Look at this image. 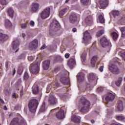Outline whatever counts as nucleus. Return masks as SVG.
<instances>
[{
    "instance_id": "nucleus-1",
    "label": "nucleus",
    "mask_w": 125,
    "mask_h": 125,
    "mask_svg": "<svg viewBox=\"0 0 125 125\" xmlns=\"http://www.w3.org/2000/svg\"><path fill=\"white\" fill-rule=\"evenodd\" d=\"M79 107L80 108V112L86 113V112L89 111L90 102L85 99L84 97H82L79 102Z\"/></svg>"
},
{
    "instance_id": "nucleus-2",
    "label": "nucleus",
    "mask_w": 125,
    "mask_h": 125,
    "mask_svg": "<svg viewBox=\"0 0 125 125\" xmlns=\"http://www.w3.org/2000/svg\"><path fill=\"white\" fill-rule=\"evenodd\" d=\"M60 29H61V26H60V24L58 21L56 19H53L50 25L49 35L50 37H53L55 35V32L59 31Z\"/></svg>"
},
{
    "instance_id": "nucleus-3",
    "label": "nucleus",
    "mask_w": 125,
    "mask_h": 125,
    "mask_svg": "<svg viewBox=\"0 0 125 125\" xmlns=\"http://www.w3.org/2000/svg\"><path fill=\"white\" fill-rule=\"evenodd\" d=\"M39 106V102L38 100L32 99L28 104V110L31 113H35L37 111V108Z\"/></svg>"
},
{
    "instance_id": "nucleus-4",
    "label": "nucleus",
    "mask_w": 125,
    "mask_h": 125,
    "mask_svg": "<svg viewBox=\"0 0 125 125\" xmlns=\"http://www.w3.org/2000/svg\"><path fill=\"white\" fill-rule=\"evenodd\" d=\"M30 71L33 75H36L40 72V63L39 62H34L30 65Z\"/></svg>"
},
{
    "instance_id": "nucleus-5",
    "label": "nucleus",
    "mask_w": 125,
    "mask_h": 125,
    "mask_svg": "<svg viewBox=\"0 0 125 125\" xmlns=\"http://www.w3.org/2000/svg\"><path fill=\"white\" fill-rule=\"evenodd\" d=\"M108 69L114 75H119L121 73V70L119 68V67L115 63L110 64L108 67Z\"/></svg>"
},
{
    "instance_id": "nucleus-6",
    "label": "nucleus",
    "mask_w": 125,
    "mask_h": 125,
    "mask_svg": "<svg viewBox=\"0 0 125 125\" xmlns=\"http://www.w3.org/2000/svg\"><path fill=\"white\" fill-rule=\"evenodd\" d=\"M100 42L102 46L103 47H108L110 48L112 45L111 44V42L108 41V40L106 37H103L100 40Z\"/></svg>"
},
{
    "instance_id": "nucleus-7",
    "label": "nucleus",
    "mask_w": 125,
    "mask_h": 125,
    "mask_svg": "<svg viewBox=\"0 0 125 125\" xmlns=\"http://www.w3.org/2000/svg\"><path fill=\"white\" fill-rule=\"evenodd\" d=\"M50 15V7H47L41 13V17L42 19H46Z\"/></svg>"
},
{
    "instance_id": "nucleus-8",
    "label": "nucleus",
    "mask_w": 125,
    "mask_h": 125,
    "mask_svg": "<svg viewBox=\"0 0 125 125\" xmlns=\"http://www.w3.org/2000/svg\"><path fill=\"white\" fill-rule=\"evenodd\" d=\"M19 45H20V41L19 40V39H16V40L13 41L12 43V46L13 47V49H14V50L17 49L15 51V53L18 52V51H19V48H18L19 47Z\"/></svg>"
},
{
    "instance_id": "nucleus-9",
    "label": "nucleus",
    "mask_w": 125,
    "mask_h": 125,
    "mask_svg": "<svg viewBox=\"0 0 125 125\" xmlns=\"http://www.w3.org/2000/svg\"><path fill=\"white\" fill-rule=\"evenodd\" d=\"M61 83L64 85L70 84V80L65 74L62 75L60 80Z\"/></svg>"
},
{
    "instance_id": "nucleus-10",
    "label": "nucleus",
    "mask_w": 125,
    "mask_h": 125,
    "mask_svg": "<svg viewBox=\"0 0 125 125\" xmlns=\"http://www.w3.org/2000/svg\"><path fill=\"white\" fill-rule=\"evenodd\" d=\"M91 39V37L90 36V34L89 32H88V31H86L83 34V42L85 44L88 43Z\"/></svg>"
},
{
    "instance_id": "nucleus-11",
    "label": "nucleus",
    "mask_w": 125,
    "mask_h": 125,
    "mask_svg": "<svg viewBox=\"0 0 125 125\" xmlns=\"http://www.w3.org/2000/svg\"><path fill=\"white\" fill-rule=\"evenodd\" d=\"M38 44L39 42L38 40L35 39L34 41L29 43V48H30L31 50H34L36 49L37 47H38Z\"/></svg>"
},
{
    "instance_id": "nucleus-12",
    "label": "nucleus",
    "mask_w": 125,
    "mask_h": 125,
    "mask_svg": "<svg viewBox=\"0 0 125 125\" xmlns=\"http://www.w3.org/2000/svg\"><path fill=\"white\" fill-rule=\"evenodd\" d=\"M57 101V98L54 95H50L49 96L48 102L51 105H56Z\"/></svg>"
},
{
    "instance_id": "nucleus-13",
    "label": "nucleus",
    "mask_w": 125,
    "mask_h": 125,
    "mask_svg": "<svg viewBox=\"0 0 125 125\" xmlns=\"http://www.w3.org/2000/svg\"><path fill=\"white\" fill-rule=\"evenodd\" d=\"M115 95L111 93H108L105 96V100L106 102H113L115 100Z\"/></svg>"
},
{
    "instance_id": "nucleus-14",
    "label": "nucleus",
    "mask_w": 125,
    "mask_h": 125,
    "mask_svg": "<svg viewBox=\"0 0 125 125\" xmlns=\"http://www.w3.org/2000/svg\"><path fill=\"white\" fill-rule=\"evenodd\" d=\"M69 21L72 24L78 22V16L74 13H72L69 16Z\"/></svg>"
},
{
    "instance_id": "nucleus-15",
    "label": "nucleus",
    "mask_w": 125,
    "mask_h": 125,
    "mask_svg": "<svg viewBox=\"0 0 125 125\" xmlns=\"http://www.w3.org/2000/svg\"><path fill=\"white\" fill-rule=\"evenodd\" d=\"M78 82L79 84H82L84 82V74L83 72H80L78 75Z\"/></svg>"
},
{
    "instance_id": "nucleus-16",
    "label": "nucleus",
    "mask_w": 125,
    "mask_h": 125,
    "mask_svg": "<svg viewBox=\"0 0 125 125\" xmlns=\"http://www.w3.org/2000/svg\"><path fill=\"white\" fill-rule=\"evenodd\" d=\"M56 117L57 119H59V120H62V119H64V118H65L64 110L61 108V111L56 114Z\"/></svg>"
},
{
    "instance_id": "nucleus-17",
    "label": "nucleus",
    "mask_w": 125,
    "mask_h": 125,
    "mask_svg": "<svg viewBox=\"0 0 125 125\" xmlns=\"http://www.w3.org/2000/svg\"><path fill=\"white\" fill-rule=\"evenodd\" d=\"M53 87L54 88H57L58 86H59V83H55L54 84H48L46 87V93H48L49 91H50V89L51 88V87Z\"/></svg>"
},
{
    "instance_id": "nucleus-18",
    "label": "nucleus",
    "mask_w": 125,
    "mask_h": 125,
    "mask_svg": "<svg viewBox=\"0 0 125 125\" xmlns=\"http://www.w3.org/2000/svg\"><path fill=\"white\" fill-rule=\"evenodd\" d=\"M116 110L120 112L124 110V102H123V101L122 100L118 101V105L116 108Z\"/></svg>"
},
{
    "instance_id": "nucleus-19",
    "label": "nucleus",
    "mask_w": 125,
    "mask_h": 125,
    "mask_svg": "<svg viewBox=\"0 0 125 125\" xmlns=\"http://www.w3.org/2000/svg\"><path fill=\"white\" fill-rule=\"evenodd\" d=\"M39 8H40V4L38 3H33L31 7V11L33 13L37 12L39 10Z\"/></svg>"
},
{
    "instance_id": "nucleus-20",
    "label": "nucleus",
    "mask_w": 125,
    "mask_h": 125,
    "mask_svg": "<svg viewBox=\"0 0 125 125\" xmlns=\"http://www.w3.org/2000/svg\"><path fill=\"white\" fill-rule=\"evenodd\" d=\"M32 92L34 94H38L40 91V89H39V85H38V84L35 83L32 87Z\"/></svg>"
},
{
    "instance_id": "nucleus-21",
    "label": "nucleus",
    "mask_w": 125,
    "mask_h": 125,
    "mask_svg": "<svg viewBox=\"0 0 125 125\" xmlns=\"http://www.w3.org/2000/svg\"><path fill=\"white\" fill-rule=\"evenodd\" d=\"M49 65H50V61H45L43 62L42 64L43 69L45 70H48V68H49Z\"/></svg>"
},
{
    "instance_id": "nucleus-22",
    "label": "nucleus",
    "mask_w": 125,
    "mask_h": 125,
    "mask_svg": "<svg viewBox=\"0 0 125 125\" xmlns=\"http://www.w3.org/2000/svg\"><path fill=\"white\" fill-rule=\"evenodd\" d=\"M75 64H76V60L74 59H70L67 62V64L70 69H73Z\"/></svg>"
},
{
    "instance_id": "nucleus-23",
    "label": "nucleus",
    "mask_w": 125,
    "mask_h": 125,
    "mask_svg": "<svg viewBox=\"0 0 125 125\" xmlns=\"http://www.w3.org/2000/svg\"><path fill=\"white\" fill-rule=\"evenodd\" d=\"M88 80L89 83H92L94 81H95L96 79V75L93 73L89 74Z\"/></svg>"
},
{
    "instance_id": "nucleus-24",
    "label": "nucleus",
    "mask_w": 125,
    "mask_h": 125,
    "mask_svg": "<svg viewBox=\"0 0 125 125\" xmlns=\"http://www.w3.org/2000/svg\"><path fill=\"white\" fill-rule=\"evenodd\" d=\"M97 60H98V57L97 56H94L91 59V64L92 67H95V64H96V62H97Z\"/></svg>"
},
{
    "instance_id": "nucleus-25",
    "label": "nucleus",
    "mask_w": 125,
    "mask_h": 125,
    "mask_svg": "<svg viewBox=\"0 0 125 125\" xmlns=\"http://www.w3.org/2000/svg\"><path fill=\"white\" fill-rule=\"evenodd\" d=\"M72 121L74 123H81V117L76 115H73L71 117Z\"/></svg>"
},
{
    "instance_id": "nucleus-26",
    "label": "nucleus",
    "mask_w": 125,
    "mask_h": 125,
    "mask_svg": "<svg viewBox=\"0 0 125 125\" xmlns=\"http://www.w3.org/2000/svg\"><path fill=\"white\" fill-rule=\"evenodd\" d=\"M100 6L102 8H105L108 5L107 0H100L99 1Z\"/></svg>"
},
{
    "instance_id": "nucleus-27",
    "label": "nucleus",
    "mask_w": 125,
    "mask_h": 125,
    "mask_svg": "<svg viewBox=\"0 0 125 125\" xmlns=\"http://www.w3.org/2000/svg\"><path fill=\"white\" fill-rule=\"evenodd\" d=\"M47 109V106L45 105V102H43L40 109H39V113H43Z\"/></svg>"
},
{
    "instance_id": "nucleus-28",
    "label": "nucleus",
    "mask_w": 125,
    "mask_h": 125,
    "mask_svg": "<svg viewBox=\"0 0 125 125\" xmlns=\"http://www.w3.org/2000/svg\"><path fill=\"white\" fill-rule=\"evenodd\" d=\"M7 39H8V36H7V35L2 33H0V42H5Z\"/></svg>"
},
{
    "instance_id": "nucleus-29",
    "label": "nucleus",
    "mask_w": 125,
    "mask_h": 125,
    "mask_svg": "<svg viewBox=\"0 0 125 125\" xmlns=\"http://www.w3.org/2000/svg\"><path fill=\"white\" fill-rule=\"evenodd\" d=\"M90 88H91L90 84L87 83L85 86L81 87L80 90H82V91H85V90H90Z\"/></svg>"
},
{
    "instance_id": "nucleus-30",
    "label": "nucleus",
    "mask_w": 125,
    "mask_h": 125,
    "mask_svg": "<svg viewBox=\"0 0 125 125\" xmlns=\"http://www.w3.org/2000/svg\"><path fill=\"white\" fill-rule=\"evenodd\" d=\"M85 23L88 25H90L92 23V17L91 16H88L85 19Z\"/></svg>"
},
{
    "instance_id": "nucleus-31",
    "label": "nucleus",
    "mask_w": 125,
    "mask_h": 125,
    "mask_svg": "<svg viewBox=\"0 0 125 125\" xmlns=\"http://www.w3.org/2000/svg\"><path fill=\"white\" fill-rule=\"evenodd\" d=\"M5 26L7 29H9L12 27V23L10 22L9 20H5Z\"/></svg>"
},
{
    "instance_id": "nucleus-32",
    "label": "nucleus",
    "mask_w": 125,
    "mask_h": 125,
    "mask_svg": "<svg viewBox=\"0 0 125 125\" xmlns=\"http://www.w3.org/2000/svg\"><path fill=\"white\" fill-rule=\"evenodd\" d=\"M10 125H19V118H14L10 124Z\"/></svg>"
},
{
    "instance_id": "nucleus-33",
    "label": "nucleus",
    "mask_w": 125,
    "mask_h": 125,
    "mask_svg": "<svg viewBox=\"0 0 125 125\" xmlns=\"http://www.w3.org/2000/svg\"><path fill=\"white\" fill-rule=\"evenodd\" d=\"M8 14L10 17H13V15L14 14V10L12 8H9L8 9Z\"/></svg>"
},
{
    "instance_id": "nucleus-34",
    "label": "nucleus",
    "mask_w": 125,
    "mask_h": 125,
    "mask_svg": "<svg viewBox=\"0 0 125 125\" xmlns=\"http://www.w3.org/2000/svg\"><path fill=\"white\" fill-rule=\"evenodd\" d=\"M23 79L25 80V81H26L27 82H30V80H31V78H30V76H29V74L27 72H25L23 75Z\"/></svg>"
},
{
    "instance_id": "nucleus-35",
    "label": "nucleus",
    "mask_w": 125,
    "mask_h": 125,
    "mask_svg": "<svg viewBox=\"0 0 125 125\" xmlns=\"http://www.w3.org/2000/svg\"><path fill=\"white\" fill-rule=\"evenodd\" d=\"M81 59H82V63L84 64L85 61H86V53L84 52L82 54V56H81Z\"/></svg>"
},
{
    "instance_id": "nucleus-36",
    "label": "nucleus",
    "mask_w": 125,
    "mask_h": 125,
    "mask_svg": "<svg viewBox=\"0 0 125 125\" xmlns=\"http://www.w3.org/2000/svg\"><path fill=\"white\" fill-rule=\"evenodd\" d=\"M66 12H67V8H64L61 10L59 12V16H60V17H62Z\"/></svg>"
},
{
    "instance_id": "nucleus-37",
    "label": "nucleus",
    "mask_w": 125,
    "mask_h": 125,
    "mask_svg": "<svg viewBox=\"0 0 125 125\" xmlns=\"http://www.w3.org/2000/svg\"><path fill=\"white\" fill-rule=\"evenodd\" d=\"M122 82H123V77H119L118 81L115 83V84L117 86H120L122 84Z\"/></svg>"
},
{
    "instance_id": "nucleus-38",
    "label": "nucleus",
    "mask_w": 125,
    "mask_h": 125,
    "mask_svg": "<svg viewBox=\"0 0 125 125\" xmlns=\"http://www.w3.org/2000/svg\"><path fill=\"white\" fill-rule=\"evenodd\" d=\"M55 61H56V62L63 61V58L61 56L57 55L55 57Z\"/></svg>"
},
{
    "instance_id": "nucleus-39",
    "label": "nucleus",
    "mask_w": 125,
    "mask_h": 125,
    "mask_svg": "<svg viewBox=\"0 0 125 125\" xmlns=\"http://www.w3.org/2000/svg\"><path fill=\"white\" fill-rule=\"evenodd\" d=\"M112 14L114 18H116L117 16H119V15H120V12L117 10H114L112 12Z\"/></svg>"
},
{
    "instance_id": "nucleus-40",
    "label": "nucleus",
    "mask_w": 125,
    "mask_h": 125,
    "mask_svg": "<svg viewBox=\"0 0 125 125\" xmlns=\"http://www.w3.org/2000/svg\"><path fill=\"white\" fill-rule=\"evenodd\" d=\"M98 19L99 20V21L102 24H103L104 23V21H105V19H104V17L102 15H100L98 17Z\"/></svg>"
},
{
    "instance_id": "nucleus-41",
    "label": "nucleus",
    "mask_w": 125,
    "mask_h": 125,
    "mask_svg": "<svg viewBox=\"0 0 125 125\" xmlns=\"http://www.w3.org/2000/svg\"><path fill=\"white\" fill-rule=\"evenodd\" d=\"M80 1L83 5H88L90 3L89 0H80Z\"/></svg>"
},
{
    "instance_id": "nucleus-42",
    "label": "nucleus",
    "mask_w": 125,
    "mask_h": 125,
    "mask_svg": "<svg viewBox=\"0 0 125 125\" xmlns=\"http://www.w3.org/2000/svg\"><path fill=\"white\" fill-rule=\"evenodd\" d=\"M125 116L123 115H116V119L118 121H124L125 120Z\"/></svg>"
},
{
    "instance_id": "nucleus-43",
    "label": "nucleus",
    "mask_w": 125,
    "mask_h": 125,
    "mask_svg": "<svg viewBox=\"0 0 125 125\" xmlns=\"http://www.w3.org/2000/svg\"><path fill=\"white\" fill-rule=\"evenodd\" d=\"M19 125H27V122H26V120L24 119V118H21L20 120V122L19 123Z\"/></svg>"
},
{
    "instance_id": "nucleus-44",
    "label": "nucleus",
    "mask_w": 125,
    "mask_h": 125,
    "mask_svg": "<svg viewBox=\"0 0 125 125\" xmlns=\"http://www.w3.org/2000/svg\"><path fill=\"white\" fill-rule=\"evenodd\" d=\"M112 37L113 40L114 41H116V40H117V39H118V38L119 37V34H118V33H117L115 32H113L112 33Z\"/></svg>"
},
{
    "instance_id": "nucleus-45",
    "label": "nucleus",
    "mask_w": 125,
    "mask_h": 125,
    "mask_svg": "<svg viewBox=\"0 0 125 125\" xmlns=\"http://www.w3.org/2000/svg\"><path fill=\"white\" fill-rule=\"evenodd\" d=\"M120 30L122 32L121 37L122 38H125V27H122L120 28Z\"/></svg>"
},
{
    "instance_id": "nucleus-46",
    "label": "nucleus",
    "mask_w": 125,
    "mask_h": 125,
    "mask_svg": "<svg viewBox=\"0 0 125 125\" xmlns=\"http://www.w3.org/2000/svg\"><path fill=\"white\" fill-rule=\"evenodd\" d=\"M103 34H104V30H101L100 31H99L97 33L96 36H97V37H100V36H102V35H103Z\"/></svg>"
},
{
    "instance_id": "nucleus-47",
    "label": "nucleus",
    "mask_w": 125,
    "mask_h": 125,
    "mask_svg": "<svg viewBox=\"0 0 125 125\" xmlns=\"http://www.w3.org/2000/svg\"><path fill=\"white\" fill-rule=\"evenodd\" d=\"M0 4L2 5H6V4H7L6 0H0Z\"/></svg>"
},
{
    "instance_id": "nucleus-48",
    "label": "nucleus",
    "mask_w": 125,
    "mask_h": 125,
    "mask_svg": "<svg viewBox=\"0 0 125 125\" xmlns=\"http://www.w3.org/2000/svg\"><path fill=\"white\" fill-rule=\"evenodd\" d=\"M103 90H104V89H103V87H98V88L97 89V91L99 93L102 92V91H103Z\"/></svg>"
},
{
    "instance_id": "nucleus-49",
    "label": "nucleus",
    "mask_w": 125,
    "mask_h": 125,
    "mask_svg": "<svg viewBox=\"0 0 125 125\" xmlns=\"http://www.w3.org/2000/svg\"><path fill=\"white\" fill-rule=\"evenodd\" d=\"M23 73V68H19L18 71V74L19 75H21Z\"/></svg>"
},
{
    "instance_id": "nucleus-50",
    "label": "nucleus",
    "mask_w": 125,
    "mask_h": 125,
    "mask_svg": "<svg viewBox=\"0 0 125 125\" xmlns=\"http://www.w3.org/2000/svg\"><path fill=\"white\" fill-rule=\"evenodd\" d=\"M21 28L22 29H26L27 28V24L26 23H22L21 25Z\"/></svg>"
},
{
    "instance_id": "nucleus-51",
    "label": "nucleus",
    "mask_w": 125,
    "mask_h": 125,
    "mask_svg": "<svg viewBox=\"0 0 125 125\" xmlns=\"http://www.w3.org/2000/svg\"><path fill=\"white\" fill-rule=\"evenodd\" d=\"M35 58V57H34L33 56H29L28 57V60H29V61H33V60H34V59Z\"/></svg>"
},
{
    "instance_id": "nucleus-52",
    "label": "nucleus",
    "mask_w": 125,
    "mask_h": 125,
    "mask_svg": "<svg viewBox=\"0 0 125 125\" xmlns=\"http://www.w3.org/2000/svg\"><path fill=\"white\" fill-rule=\"evenodd\" d=\"M4 92L5 95H7V96L9 95V91H8V90L7 89L4 90Z\"/></svg>"
},
{
    "instance_id": "nucleus-53",
    "label": "nucleus",
    "mask_w": 125,
    "mask_h": 125,
    "mask_svg": "<svg viewBox=\"0 0 125 125\" xmlns=\"http://www.w3.org/2000/svg\"><path fill=\"white\" fill-rule=\"evenodd\" d=\"M30 26H31V27H34V26H35V21H31L30 22Z\"/></svg>"
},
{
    "instance_id": "nucleus-54",
    "label": "nucleus",
    "mask_w": 125,
    "mask_h": 125,
    "mask_svg": "<svg viewBox=\"0 0 125 125\" xmlns=\"http://www.w3.org/2000/svg\"><path fill=\"white\" fill-rule=\"evenodd\" d=\"M104 70V65H102L100 67L99 71H100V72H103Z\"/></svg>"
},
{
    "instance_id": "nucleus-55",
    "label": "nucleus",
    "mask_w": 125,
    "mask_h": 125,
    "mask_svg": "<svg viewBox=\"0 0 125 125\" xmlns=\"http://www.w3.org/2000/svg\"><path fill=\"white\" fill-rule=\"evenodd\" d=\"M121 56L123 59L125 61V52L122 53Z\"/></svg>"
},
{
    "instance_id": "nucleus-56",
    "label": "nucleus",
    "mask_w": 125,
    "mask_h": 125,
    "mask_svg": "<svg viewBox=\"0 0 125 125\" xmlns=\"http://www.w3.org/2000/svg\"><path fill=\"white\" fill-rule=\"evenodd\" d=\"M64 57H65L66 58H69L70 57V54L69 53H66L64 55Z\"/></svg>"
},
{
    "instance_id": "nucleus-57",
    "label": "nucleus",
    "mask_w": 125,
    "mask_h": 125,
    "mask_svg": "<svg viewBox=\"0 0 125 125\" xmlns=\"http://www.w3.org/2000/svg\"><path fill=\"white\" fill-rule=\"evenodd\" d=\"M20 58H21V59H24V58H25V55L24 54H21L20 56Z\"/></svg>"
},
{
    "instance_id": "nucleus-58",
    "label": "nucleus",
    "mask_w": 125,
    "mask_h": 125,
    "mask_svg": "<svg viewBox=\"0 0 125 125\" xmlns=\"http://www.w3.org/2000/svg\"><path fill=\"white\" fill-rule=\"evenodd\" d=\"M45 44H44L42 47L41 48H40L41 50H42L43 49H44V48H45Z\"/></svg>"
},
{
    "instance_id": "nucleus-59",
    "label": "nucleus",
    "mask_w": 125,
    "mask_h": 125,
    "mask_svg": "<svg viewBox=\"0 0 125 125\" xmlns=\"http://www.w3.org/2000/svg\"><path fill=\"white\" fill-rule=\"evenodd\" d=\"M107 114L108 115H111V114H112V110H110V109H107Z\"/></svg>"
},
{
    "instance_id": "nucleus-60",
    "label": "nucleus",
    "mask_w": 125,
    "mask_h": 125,
    "mask_svg": "<svg viewBox=\"0 0 125 125\" xmlns=\"http://www.w3.org/2000/svg\"><path fill=\"white\" fill-rule=\"evenodd\" d=\"M5 68L6 69H8V62L6 61L5 62Z\"/></svg>"
},
{
    "instance_id": "nucleus-61",
    "label": "nucleus",
    "mask_w": 125,
    "mask_h": 125,
    "mask_svg": "<svg viewBox=\"0 0 125 125\" xmlns=\"http://www.w3.org/2000/svg\"><path fill=\"white\" fill-rule=\"evenodd\" d=\"M0 103L1 104H4V101H3V100L1 99V98H0Z\"/></svg>"
},
{
    "instance_id": "nucleus-62",
    "label": "nucleus",
    "mask_w": 125,
    "mask_h": 125,
    "mask_svg": "<svg viewBox=\"0 0 125 125\" xmlns=\"http://www.w3.org/2000/svg\"><path fill=\"white\" fill-rule=\"evenodd\" d=\"M58 71H59V67H56L54 70V72H57Z\"/></svg>"
},
{
    "instance_id": "nucleus-63",
    "label": "nucleus",
    "mask_w": 125,
    "mask_h": 125,
    "mask_svg": "<svg viewBox=\"0 0 125 125\" xmlns=\"http://www.w3.org/2000/svg\"><path fill=\"white\" fill-rule=\"evenodd\" d=\"M72 32H73V33H76V32H77V28H73L72 29Z\"/></svg>"
},
{
    "instance_id": "nucleus-64",
    "label": "nucleus",
    "mask_w": 125,
    "mask_h": 125,
    "mask_svg": "<svg viewBox=\"0 0 125 125\" xmlns=\"http://www.w3.org/2000/svg\"><path fill=\"white\" fill-rule=\"evenodd\" d=\"M12 97L13 98H15L16 97V93H13L12 94Z\"/></svg>"
}]
</instances>
